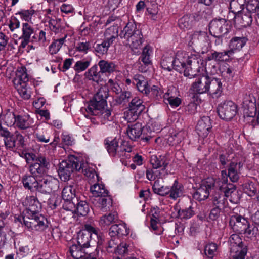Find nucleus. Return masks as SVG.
<instances>
[{
	"label": "nucleus",
	"mask_w": 259,
	"mask_h": 259,
	"mask_svg": "<svg viewBox=\"0 0 259 259\" xmlns=\"http://www.w3.org/2000/svg\"><path fill=\"white\" fill-rule=\"evenodd\" d=\"M218 112L221 118L230 120L237 113V106L231 101H225L218 106Z\"/></svg>",
	"instance_id": "14"
},
{
	"label": "nucleus",
	"mask_w": 259,
	"mask_h": 259,
	"mask_svg": "<svg viewBox=\"0 0 259 259\" xmlns=\"http://www.w3.org/2000/svg\"><path fill=\"white\" fill-rule=\"evenodd\" d=\"M227 186V176L225 171H222L221 178L215 180V186H212L211 192L212 201L214 205L223 207L226 202L222 191Z\"/></svg>",
	"instance_id": "4"
},
{
	"label": "nucleus",
	"mask_w": 259,
	"mask_h": 259,
	"mask_svg": "<svg viewBox=\"0 0 259 259\" xmlns=\"http://www.w3.org/2000/svg\"><path fill=\"white\" fill-rule=\"evenodd\" d=\"M134 84H136L139 91L148 94L150 91L148 85L147 79L142 75L137 74L134 77Z\"/></svg>",
	"instance_id": "27"
},
{
	"label": "nucleus",
	"mask_w": 259,
	"mask_h": 259,
	"mask_svg": "<svg viewBox=\"0 0 259 259\" xmlns=\"http://www.w3.org/2000/svg\"><path fill=\"white\" fill-rule=\"evenodd\" d=\"M151 95L156 99L163 98L164 91L160 85H153L151 89Z\"/></svg>",
	"instance_id": "57"
},
{
	"label": "nucleus",
	"mask_w": 259,
	"mask_h": 259,
	"mask_svg": "<svg viewBox=\"0 0 259 259\" xmlns=\"http://www.w3.org/2000/svg\"><path fill=\"white\" fill-rule=\"evenodd\" d=\"M215 179L209 177L204 180L201 186L193 194V197L199 201L204 200L208 198L211 193L212 186H215Z\"/></svg>",
	"instance_id": "10"
},
{
	"label": "nucleus",
	"mask_w": 259,
	"mask_h": 259,
	"mask_svg": "<svg viewBox=\"0 0 259 259\" xmlns=\"http://www.w3.org/2000/svg\"><path fill=\"white\" fill-rule=\"evenodd\" d=\"M223 193L225 196V197H231L230 201L232 202L236 203L237 200H233V196L236 195V188L232 184L228 185L226 188L222 189Z\"/></svg>",
	"instance_id": "54"
},
{
	"label": "nucleus",
	"mask_w": 259,
	"mask_h": 259,
	"mask_svg": "<svg viewBox=\"0 0 259 259\" xmlns=\"http://www.w3.org/2000/svg\"><path fill=\"white\" fill-rule=\"evenodd\" d=\"M89 211V207L84 201H80L76 198V212L81 215H85Z\"/></svg>",
	"instance_id": "49"
},
{
	"label": "nucleus",
	"mask_w": 259,
	"mask_h": 259,
	"mask_svg": "<svg viewBox=\"0 0 259 259\" xmlns=\"http://www.w3.org/2000/svg\"><path fill=\"white\" fill-rule=\"evenodd\" d=\"M97 201L95 205L103 211L108 210L112 204V200L108 194L106 196L98 198Z\"/></svg>",
	"instance_id": "33"
},
{
	"label": "nucleus",
	"mask_w": 259,
	"mask_h": 259,
	"mask_svg": "<svg viewBox=\"0 0 259 259\" xmlns=\"http://www.w3.org/2000/svg\"><path fill=\"white\" fill-rule=\"evenodd\" d=\"M231 54L227 51H224L223 52H214L210 55L208 58L209 60H214L218 61H222L225 60H227L230 56Z\"/></svg>",
	"instance_id": "50"
},
{
	"label": "nucleus",
	"mask_w": 259,
	"mask_h": 259,
	"mask_svg": "<svg viewBox=\"0 0 259 259\" xmlns=\"http://www.w3.org/2000/svg\"><path fill=\"white\" fill-rule=\"evenodd\" d=\"M183 134V132H180L178 133L169 136L167 138L168 142L169 144H171L172 145L178 144L181 142L182 139H183L182 135Z\"/></svg>",
	"instance_id": "60"
},
{
	"label": "nucleus",
	"mask_w": 259,
	"mask_h": 259,
	"mask_svg": "<svg viewBox=\"0 0 259 259\" xmlns=\"http://www.w3.org/2000/svg\"><path fill=\"white\" fill-rule=\"evenodd\" d=\"M126 133L130 139L133 141L141 137L142 140L148 142L153 136L149 127H143L142 124L139 122L129 125Z\"/></svg>",
	"instance_id": "7"
},
{
	"label": "nucleus",
	"mask_w": 259,
	"mask_h": 259,
	"mask_svg": "<svg viewBox=\"0 0 259 259\" xmlns=\"http://www.w3.org/2000/svg\"><path fill=\"white\" fill-rule=\"evenodd\" d=\"M19 94L24 99H29L31 97V91L27 87L26 82H21L18 85H14Z\"/></svg>",
	"instance_id": "40"
},
{
	"label": "nucleus",
	"mask_w": 259,
	"mask_h": 259,
	"mask_svg": "<svg viewBox=\"0 0 259 259\" xmlns=\"http://www.w3.org/2000/svg\"><path fill=\"white\" fill-rule=\"evenodd\" d=\"M169 163V159L165 156H159L157 157L155 155H152L150 159V163L154 169H157L159 168H162L163 173L166 174L165 170Z\"/></svg>",
	"instance_id": "22"
},
{
	"label": "nucleus",
	"mask_w": 259,
	"mask_h": 259,
	"mask_svg": "<svg viewBox=\"0 0 259 259\" xmlns=\"http://www.w3.org/2000/svg\"><path fill=\"white\" fill-rule=\"evenodd\" d=\"M153 54V49L149 45H146L143 49L141 56V60L145 65L151 63V56Z\"/></svg>",
	"instance_id": "46"
},
{
	"label": "nucleus",
	"mask_w": 259,
	"mask_h": 259,
	"mask_svg": "<svg viewBox=\"0 0 259 259\" xmlns=\"http://www.w3.org/2000/svg\"><path fill=\"white\" fill-rule=\"evenodd\" d=\"M39 180L34 176L26 175L22 179V183L26 189L31 191L37 190L38 191Z\"/></svg>",
	"instance_id": "24"
},
{
	"label": "nucleus",
	"mask_w": 259,
	"mask_h": 259,
	"mask_svg": "<svg viewBox=\"0 0 259 259\" xmlns=\"http://www.w3.org/2000/svg\"><path fill=\"white\" fill-rule=\"evenodd\" d=\"M194 214L191 207L180 209L178 211V216L181 219H189Z\"/></svg>",
	"instance_id": "64"
},
{
	"label": "nucleus",
	"mask_w": 259,
	"mask_h": 259,
	"mask_svg": "<svg viewBox=\"0 0 259 259\" xmlns=\"http://www.w3.org/2000/svg\"><path fill=\"white\" fill-rule=\"evenodd\" d=\"M209 31L215 37H219L221 34L227 32L226 21L224 19L212 20L209 24Z\"/></svg>",
	"instance_id": "17"
},
{
	"label": "nucleus",
	"mask_w": 259,
	"mask_h": 259,
	"mask_svg": "<svg viewBox=\"0 0 259 259\" xmlns=\"http://www.w3.org/2000/svg\"><path fill=\"white\" fill-rule=\"evenodd\" d=\"M113 243L114 241L111 240L109 243V247L111 248H115V252L116 254L122 255L127 252V245L126 243H121L117 247L113 246Z\"/></svg>",
	"instance_id": "55"
},
{
	"label": "nucleus",
	"mask_w": 259,
	"mask_h": 259,
	"mask_svg": "<svg viewBox=\"0 0 259 259\" xmlns=\"http://www.w3.org/2000/svg\"><path fill=\"white\" fill-rule=\"evenodd\" d=\"M28 80L26 69L24 66L18 67L16 71V76L13 80L14 85H18L21 82H27Z\"/></svg>",
	"instance_id": "30"
},
{
	"label": "nucleus",
	"mask_w": 259,
	"mask_h": 259,
	"mask_svg": "<svg viewBox=\"0 0 259 259\" xmlns=\"http://www.w3.org/2000/svg\"><path fill=\"white\" fill-rule=\"evenodd\" d=\"M90 191L95 197L100 198L108 195L109 192L102 184L95 183L90 187Z\"/></svg>",
	"instance_id": "28"
},
{
	"label": "nucleus",
	"mask_w": 259,
	"mask_h": 259,
	"mask_svg": "<svg viewBox=\"0 0 259 259\" xmlns=\"http://www.w3.org/2000/svg\"><path fill=\"white\" fill-rule=\"evenodd\" d=\"M240 167V163L232 162L230 164L228 169V173H226V174L227 177H229L231 181L235 182L239 179Z\"/></svg>",
	"instance_id": "31"
},
{
	"label": "nucleus",
	"mask_w": 259,
	"mask_h": 259,
	"mask_svg": "<svg viewBox=\"0 0 259 259\" xmlns=\"http://www.w3.org/2000/svg\"><path fill=\"white\" fill-rule=\"evenodd\" d=\"M117 219V214L116 212L109 213L101 217L99 225L103 228L107 227L115 222Z\"/></svg>",
	"instance_id": "38"
},
{
	"label": "nucleus",
	"mask_w": 259,
	"mask_h": 259,
	"mask_svg": "<svg viewBox=\"0 0 259 259\" xmlns=\"http://www.w3.org/2000/svg\"><path fill=\"white\" fill-rule=\"evenodd\" d=\"M100 72L103 73H111L116 70V66L112 62L102 60L98 63Z\"/></svg>",
	"instance_id": "37"
},
{
	"label": "nucleus",
	"mask_w": 259,
	"mask_h": 259,
	"mask_svg": "<svg viewBox=\"0 0 259 259\" xmlns=\"http://www.w3.org/2000/svg\"><path fill=\"white\" fill-rule=\"evenodd\" d=\"M80 111L86 118H89L91 115H96L99 116L105 120L111 119V112L107 108V105L103 106L98 105L93 108L81 107Z\"/></svg>",
	"instance_id": "11"
},
{
	"label": "nucleus",
	"mask_w": 259,
	"mask_h": 259,
	"mask_svg": "<svg viewBox=\"0 0 259 259\" xmlns=\"http://www.w3.org/2000/svg\"><path fill=\"white\" fill-rule=\"evenodd\" d=\"M38 191L42 193H50L57 191L59 188V180L50 176H44L39 180Z\"/></svg>",
	"instance_id": "12"
},
{
	"label": "nucleus",
	"mask_w": 259,
	"mask_h": 259,
	"mask_svg": "<svg viewBox=\"0 0 259 259\" xmlns=\"http://www.w3.org/2000/svg\"><path fill=\"white\" fill-rule=\"evenodd\" d=\"M47 40L46 33L44 30H40L38 34L35 33L31 41L38 42L40 45L45 46Z\"/></svg>",
	"instance_id": "53"
},
{
	"label": "nucleus",
	"mask_w": 259,
	"mask_h": 259,
	"mask_svg": "<svg viewBox=\"0 0 259 259\" xmlns=\"http://www.w3.org/2000/svg\"><path fill=\"white\" fill-rule=\"evenodd\" d=\"M229 241L230 242L231 247L244 245L242 243L241 238L239 235L237 234H232L229 239Z\"/></svg>",
	"instance_id": "63"
},
{
	"label": "nucleus",
	"mask_w": 259,
	"mask_h": 259,
	"mask_svg": "<svg viewBox=\"0 0 259 259\" xmlns=\"http://www.w3.org/2000/svg\"><path fill=\"white\" fill-rule=\"evenodd\" d=\"M127 41L134 53L139 52V50L143 42V36L141 30L136 31L133 35L128 38Z\"/></svg>",
	"instance_id": "23"
},
{
	"label": "nucleus",
	"mask_w": 259,
	"mask_h": 259,
	"mask_svg": "<svg viewBox=\"0 0 259 259\" xmlns=\"http://www.w3.org/2000/svg\"><path fill=\"white\" fill-rule=\"evenodd\" d=\"M91 58L87 60L77 61L74 66V69L77 72H80L85 70L90 65Z\"/></svg>",
	"instance_id": "51"
},
{
	"label": "nucleus",
	"mask_w": 259,
	"mask_h": 259,
	"mask_svg": "<svg viewBox=\"0 0 259 259\" xmlns=\"http://www.w3.org/2000/svg\"><path fill=\"white\" fill-rule=\"evenodd\" d=\"M16 117L14 113L8 112L1 116V119L4 121L7 126H11L15 125Z\"/></svg>",
	"instance_id": "52"
},
{
	"label": "nucleus",
	"mask_w": 259,
	"mask_h": 259,
	"mask_svg": "<svg viewBox=\"0 0 259 259\" xmlns=\"http://www.w3.org/2000/svg\"><path fill=\"white\" fill-rule=\"evenodd\" d=\"M100 237V232L97 228L90 224L84 225V229L79 231L77 234V243L83 248L90 246L91 239H98Z\"/></svg>",
	"instance_id": "6"
},
{
	"label": "nucleus",
	"mask_w": 259,
	"mask_h": 259,
	"mask_svg": "<svg viewBox=\"0 0 259 259\" xmlns=\"http://www.w3.org/2000/svg\"><path fill=\"white\" fill-rule=\"evenodd\" d=\"M22 204L26 209L23 215L15 217V221L24 223L30 231H41L47 227V220L38 212L40 204L36 198L33 196H27Z\"/></svg>",
	"instance_id": "2"
},
{
	"label": "nucleus",
	"mask_w": 259,
	"mask_h": 259,
	"mask_svg": "<svg viewBox=\"0 0 259 259\" xmlns=\"http://www.w3.org/2000/svg\"><path fill=\"white\" fill-rule=\"evenodd\" d=\"M161 67L170 71L171 67L180 72L183 71L186 76H192L198 71L205 70L202 58L198 54H189L184 51H178L175 59L172 56L164 55L161 61Z\"/></svg>",
	"instance_id": "1"
},
{
	"label": "nucleus",
	"mask_w": 259,
	"mask_h": 259,
	"mask_svg": "<svg viewBox=\"0 0 259 259\" xmlns=\"http://www.w3.org/2000/svg\"><path fill=\"white\" fill-rule=\"evenodd\" d=\"M188 45L197 48L203 49L209 44L207 34L204 31H196L189 36L188 39Z\"/></svg>",
	"instance_id": "13"
},
{
	"label": "nucleus",
	"mask_w": 259,
	"mask_h": 259,
	"mask_svg": "<svg viewBox=\"0 0 259 259\" xmlns=\"http://www.w3.org/2000/svg\"><path fill=\"white\" fill-rule=\"evenodd\" d=\"M4 141L6 148L12 150L16 146H22L24 138L20 134L16 132L14 135L10 134L4 139Z\"/></svg>",
	"instance_id": "20"
},
{
	"label": "nucleus",
	"mask_w": 259,
	"mask_h": 259,
	"mask_svg": "<svg viewBox=\"0 0 259 259\" xmlns=\"http://www.w3.org/2000/svg\"><path fill=\"white\" fill-rule=\"evenodd\" d=\"M202 61L204 63L205 70L204 71H198L196 72V74L194 76H188L189 78L193 77L200 74V76L197 77L191 85L190 90L194 94H202L207 93L208 84V76L205 74L206 73V62L202 59Z\"/></svg>",
	"instance_id": "8"
},
{
	"label": "nucleus",
	"mask_w": 259,
	"mask_h": 259,
	"mask_svg": "<svg viewBox=\"0 0 259 259\" xmlns=\"http://www.w3.org/2000/svg\"><path fill=\"white\" fill-rule=\"evenodd\" d=\"M164 175L165 174L162 172H159L158 170L154 168L152 169H148L146 171L147 178L150 181L154 180L158 177H162V176Z\"/></svg>",
	"instance_id": "58"
},
{
	"label": "nucleus",
	"mask_w": 259,
	"mask_h": 259,
	"mask_svg": "<svg viewBox=\"0 0 259 259\" xmlns=\"http://www.w3.org/2000/svg\"><path fill=\"white\" fill-rule=\"evenodd\" d=\"M105 40L101 43L97 44L95 47V51L99 54H106L110 46L113 44L118 35V30L116 26H112L108 28L105 32Z\"/></svg>",
	"instance_id": "9"
},
{
	"label": "nucleus",
	"mask_w": 259,
	"mask_h": 259,
	"mask_svg": "<svg viewBox=\"0 0 259 259\" xmlns=\"http://www.w3.org/2000/svg\"><path fill=\"white\" fill-rule=\"evenodd\" d=\"M83 166H85L82 158L71 156L68 160H63L60 163L58 173L60 178L66 181L69 180L74 170L80 171Z\"/></svg>",
	"instance_id": "3"
},
{
	"label": "nucleus",
	"mask_w": 259,
	"mask_h": 259,
	"mask_svg": "<svg viewBox=\"0 0 259 259\" xmlns=\"http://www.w3.org/2000/svg\"><path fill=\"white\" fill-rule=\"evenodd\" d=\"M194 17L192 15H185L178 22L179 27L183 30L190 29L194 24Z\"/></svg>",
	"instance_id": "34"
},
{
	"label": "nucleus",
	"mask_w": 259,
	"mask_h": 259,
	"mask_svg": "<svg viewBox=\"0 0 259 259\" xmlns=\"http://www.w3.org/2000/svg\"><path fill=\"white\" fill-rule=\"evenodd\" d=\"M22 37L26 42L31 41V35L34 32V29L32 26L28 23L22 24Z\"/></svg>",
	"instance_id": "47"
},
{
	"label": "nucleus",
	"mask_w": 259,
	"mask_h": 259,
	"mask_svg": "<svg viewBox=\"0 0 259 259\" xmlns=\"http://www.w3.org/2000/svg\"><path fill=\"white\" fill-rule=\"evenodd\" d=\"M49 162L44 157H39L36 158L35 161L30 166V172L36 178L41 179L44 176H46L48 168Z\"/></svg>",
	"instance_id": "15"
},
{
	"label": "nucleus",
	"mask_w": 259,
	"mask_h": 259,
	"mask_svg": "<svg viewBox=\"0 0 259 259\" xmlns=\"http://www.w3.org/2000/svg\"><path fill=\"white\" fill-rule=\"evenodd\" d=\"M139 30V29H137L135 24L130 22L124 27L123 30L121 32V34L123 35L124 38L127 40L132 35H133L136 31Z\"/></svg>",
	"instance_id": "42"
},
{
	"label": "nucleus",
	"mask_w": 259,
	"mask_h": 259,
	"mask_svg": "<svg viewBox=\"0 0 259 259\" xmlns=\"http://www.w3.org/2000/svg\"><path fill=\"white\" fill-rule=\"evenodd\" d=\"M63 208L66 211H69L72 213L76 212V198L73 200H64Z\"/></svg>",
	"instance_id": "61"
},
{
	"label": "nucleus",
	"mask_w": 259,
	"mask_h": 259,
	"mask_svg": "<svg viewBox=\"0 0 259 259\" xmlns=\"http://www.w3.org/2000/svg\"><path fill=\"white\" fill-rule=\"evenodd\" d=\"M119 139L117 138H107L105 140L106 148L109 155L113 157L122 158L124 157L127 158L128 153L132 151V148L127 147L125 148L124 144L119 145Z\"/></svg>",
	"instance_id": "5"
},
{
	"label": "nucleus",
	"mask_w": 259,
	"mask_h": 259,
	"mask_svg": "<svg viewBox=\"0 0 259 259\" xmlns=\"http://www.w3.org/2000/svg\"><path fill=\"white\" fill-rule=\"evenodd\" d=\"M207 93L214 97L220 96L222 92V82L220 79L208 76Z\"/></svg>",
	"instance_id": "21"
},
{
	"label": "nucleus",
	"mask_w": 259,
	"mask_h": 259,
	"mask_svg": "<svg viewBox=\"0 0 259 259\" xmlns=\"http://www.w3.org/2000/svg\"><path fill=\"white\" fill-rule=\"evenodd\" d=\"M75 196V189L73 185H67L62 191V197L64 200H73Z\"/></svg>",
	"instance_id": "39"
},
{
	"label": "nucleus",
	"mask_w": 259,
	"mask_h": 259,
	"mask_svg": "<svg viewBox=\"0 0 259 259\" xmlns=\"http://www.w3.org/2000/svg\"><path fill=\"white\" fill-rule=\"evenodd\" d=\"M66 36L60 39L54 40L49 47L51 54L53 55L58 53L65 42Z\"/></svg>",
	"instance_id": "48"
},
{
	"label": "nucleus",
	"mask_w": 259,
	"mask_h": 259,
	"mask_svg": "<svg viewBox=\"0 0 259 259\" xmlns=\"http://www.w3.org/2000/svg\"><path fill=\"white\" fill-rule=\"evenodd\" d=\"M108 96V90L106 86L101 87L95 95L93 99L83 107H92L96 106H106V99Z\"/></svg>",
	"instance_id": "16"
},
{
	"label": "nucleus",
	"mask_w": 259,
	"mask_h": 259,
	"mask_svg": "<svg viewBox=\"0 0 259 259\" xmlns=\"http://www.w3.org/2000/svg\"><path fill=\"white\" fill-rule=\"evenodd\" d=\"M244 192L248 196L252 197L254 196L257 190V185L252 182L249 183L245 185L244 187Z\"/></svg>",
	"instance_id": "59"
},
{
	"label": "nucleus",
	"mask_w": 259,
	"mask_h": 259,
	"mask_svg": "<svg viewBox=\"0 0 259 259\" xmlns=\"http://www.w3.org/2000/svg\"><path fill=\"white\" fill-rule=\"evenodd\" d=\"M211 127L210 117L203 116L198 121L196 130L200 137L205 138L208 135Z\"/></svg>",
	"instance_id": "19"
},
{
	"label": "nucleus",
	"mask_w": 259,
	"mask_h": 259,
	"mask_svg": "<svg viewBox=\"0 0 259 259\" xmlns=\"http://www.w3.org/2000/svg\"><path fill=\"white\" fill-rule=\"evenodd\" d=\"M91 48V44L90 42L86 41L84 42H79L77 44L75 47V50L82 53L84 54H86L88 53Z\"/></svg>",
	"instance_id": "62"
},
{
	"label": "nucleus",
	"mask_w": 259,
	"mask_h": 259,
	"mask_svg": "<svg viewBox=\"0 0 259 259\" xmlns=\"http://www.w3.org/2000/svg\"><path fill=\"white\" fill-rule=\"evenodd\" d=\"M83 247L74 244L70 247L69 251L71 256L74 259H80L84 256L85 252L83 250Z\"/></svg>",
	"instance_id": "45"
},
{
	"label": "nucleus",
	"mask_w": 259,
	"mask_h": 259,
	"mask_svg": "<svg viewBox=\"0 0 259 259\" xmlns=\"http://www.w3.org/2000/svg\"><path fill=\"white\" fill-rule=\"evenodd\" d=\"M130 233V230L127 229L125 224L119 225H113L110 229V234L111 236H115L116 235L121 234L122 235H126Z\"/></svg>",
	"instance_id": "35"
},
{
	"label": "nucleus",
	"mask_w": 259,
	"mask_h": 259,
	"mask_svg": "<svg viewBox=\"0 0 259 259\" xmlns=\"http://www.w3.org/2000/svg\"><path fill=\"white\" fill-rule=\"evenodd\" d=\"M34 13L35 11L32 9H30L28 10H21L18 12L16 15H19L21 19L26 21H29L31 20Z\"/></svg>",
	"instance_id": "56"
},
{
	"label": "nucleus",
	"mask_w": 259,
	"mask_h": 259,
	"mask_svg": "<svg viewBox=\"0 0 259 259\" xmlns=\"http://www.w3.org/2000/svg\"><path fill=\"white\" fill-rule=\"evenodd\" d=\"M33 123V119L29 116H17L15 125L21 129L29 127Z\"/></svg>",
	"instance_id": "32"
},
{
	"label": "nucleus",
	"mask_w": 259,
	"mask_h": 259,
	"mask_svg": "<svg viewBox=\"0 0 259 259\" xmlns=\"http://www.w3.org/2000/svg\"><path fill=\"white\" fill-rule=\"evenodd\" d=\"M164 101L166 104H168L172 108L178 107L181 103V100L177 97L170 95L169 93H166L163 95Z\"/></svg>",
	"instance_id": "44"
},
{
	"label": "nucleus",
	"mask_w": 259,
	"mask_h": 259,
	"mask_svg": "<svg viewBox=\"0 0 259 259\" xmlns=\"http://www.w3.org/2000/svg\"><path fill=\"white\" fill-rule=\"evenodd\" d=\"M246 39L243 37H234L231 39L229 45V52L231 55L234 52L240 51L245 45Z\"/></svg>",
	"instance_id": "25"
},
{
	"label": "nucleus",
	"mask_w": 259,
	"mask_h": 259,
	"mask_svg": "<svg viewBox=\"0 0 259 259\" xmlns=\"http://www.w3.org/2000/svg\"><path fill=\"white\" fill-rule=\"evenodd\" d=\"M129 107L130 110L138 114L141 113L145 109L143 101L138 97H135L132 99L129 105Z\"/></svg>",
	"instance_id": "36"
},
{
	"label": "nucleus",
	"mask_w": 259,
	"mask_h": 259,
	"mask_svg": "<svg viewBox=\"0 0 259 259\" xmlns=\"http://www.w3.org/2000/svg\"><path fill=\"white\" fill-rule=\"evenodd\" d=\"M100 72L98 71L97 66L94 65L85 73V75L90 80L98 82L101 78Z\"/></svg>",
	"instance_id": "43"
},
{
	"label": "nucleus",
	"mask_w": 259,
	"mask_h": 259,
	"mask_svg": "<svg viewBox=\"0 0 259 259\" xmlns=\"http://www.w3.org/2000/svg\"><path fill=\"white\" fill-rule=\"evenodd\" d=\"M247 253V248L245 245L240 246H233L230 248L231 257L245 258Z\"/></svg>",
	"instance_id": "41"
},
{
	"label": "nucleus",
	"mask_w": 259,
	"mask_h": 259,
	"mask_svg": "<svg viewBox=\"0 0 259 259\" xmlns=\"http://www.w3.org/2000/svg\"><path fill=\"white\" fill-rule=\"evenodd\" d=\"M248 223V222L245 218L238 214H234L230 217V225L235 231L239 233H242Z\"/></svg>",
	"instance_id": "18"
},
{
	"label": "nucleus",
	"mask_w": 259,
	"mask_h": 259,
	"mask_svg": "<svg viewBox=\"0 0 259 259\" xmlns=\"http://www.w3.org/2000/svg\"><path fill=\"white\" fill-rule=\"evenodd\" d=\"M184 188L182 183L176 180L169 191V197L174 200L182 197L184 195Z\"/></svg>",
	"instance_id": "26"
},
{
	"label": "nucleus",
	"mask_w": 259,
	"mask_h": 259,
	"mask_svg": "<svg viewBox=\"0 0 259 259\" xmlns=\"http://www.w3.org/2000/svg\"><path fill=\"white\" fill-rule=\"evenodd\" d=\"M84 167L81 169L82 172L88 178V181L90 183L95 182L99 181V178L96 174L95 169L93 166H91L87 162H84Z\"/></svg>",
	"instance_id": "29"
}]
</instances>
